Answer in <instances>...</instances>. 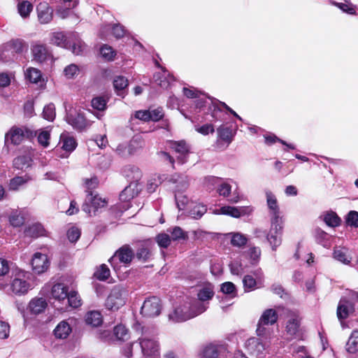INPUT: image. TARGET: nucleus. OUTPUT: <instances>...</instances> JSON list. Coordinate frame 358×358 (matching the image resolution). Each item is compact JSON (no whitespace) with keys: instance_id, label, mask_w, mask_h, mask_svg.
<instances>
[{"instance_id":"obj_1","label":"nucleus","mask_w":358,"mask_h":358,"mask_svg":"<svg viewBox=\"0 0 358 358\" xmlns=\"http://www.w3.org/2000/svg\"><path fill=\"white\" fill-rule=\"evenodd\" d=\"M140 348L145 357H155L159 354V343L148 328H142V334L138 341L126 345L122 349V354L127 358L132 357L134 349Z\"/></svg>"},{"instance_id":"obj_2","label":"nucleus","mask_w":358,"mask_h":358,"mask_svg":"<svg viewBox=\"0 0 358 358\" xmlns=\"http://www.w3.org/2000/svg\"><path fill=\"white\" fill-rule=\"evenodd\" d=\"M358 301V292L350 291L341 298L337 308V317L340 320L346 319L355 312V303Z\"/></svg>"},{"instance_id":"obj_3","label":"nucleus","mask_w":358,"mask_h":358,"mask_svg":"<svg viewBox=\"0 0 358 358\" xmlns=\"http://www.w3.org/2000/svg\"><path fill=\"white\" fill-rule=\"evenodd\" d=\"M127 296V291L124 288L120 286L114 287L106 299V308L112 310L119 309L125 304Z\"/></svg>"},{"instance_id":"obj_4","label":"nucleus","mask_w":358,"mask_h":358,"mask_svg":"<svg viewBox=\"0 0 358 358\" xmlns=\"http://www.w3.org/2000/svg\"><path fill=\"white\" fill-rule=\"evenodd\" d=\"M34 132L26 127H13L5 136V143L14 145L20 144L25 138H31Z\"/></svg>"},{"instance_id":"obj_5","label":"nucleus","mask_w":358,"mask_h":358,"mask_svg":"<svg viewBox=\"0 0 358 358\" xmlns=\"http://www.w3.org/2000/svg\"><path fill=\"white\" fill-rule=\"evenodd\" d=\"M282 221L277 220L271 221V228L266 238L271 245L273 250H276L277 248L280 245L282 242Z\"/></svg>"},{"instance_id":"obj_6","label":"nucleus","mask_w":358,"mask_h":358,"mask_svg":"<svg viewBox=\"0 0 358 358\" xmlns=\"http://www.w3.org/2000/svg\"><path fill=\"white\" fill-rule=\"evenodd\" d=\"M107 201L99 197L97 195H93L92 192H90L86 196L82 209L90 215H95L99 208L106 206Z\"/></svg>"},{"instance_id":"obj_7","label":"nucleus","mask_w":358,"mask_h":358,"mask_svg":"<svg viewBox=\"0 0 358 358\" xmlns=\"http://www.w3.org/2000/svg\"><path fill=\"white\" fill-rule=\"evenodd\" d=\"M268 347L269 343L262 338L252 337L245 343V348L249 353L257 357L265 355Z\"/></svg>"},{"instance_id":"obj_8","label":"nucleus","mask_w":358,"mask_h":358,"mask_svg":"<svg viewBox=\"0 0 358 358\" xmlns=\"http://www.w3.org/2000/svg\"><path fill=\"white\" fill-rule=\"evenodd\" d=\"M161 310L160 299L157 296H152L144 301L141 313L145 317H152L158 316L161 313Z\"/></svg>"},{"instance_id":"obj_9","label":"nucleus","mask_w":358,"mask_h":358,"mask_svg":"<svg viewBox=\"0 0 358 358\" xmlns=\"http://www.w3.org/2000/svg\"><path fill=\"white\" fill-rule=\"evenodd\" d=\"M134 257V253L133 250L128 245H125L115 252V255L109 259V262L112 266L115 268V263L117 261L124 265H129Z\"/></svg>"},{"instance_id":"obj_10","label":"nucleus","mask_w":358,"mask_h":358,"mask_svg":"<svg viewBox=\"0 0 358 358\" xmlns=\"http://www.w3.org/2000/svg\"><path fill=\"white\" fill-rule=\"evenodd\" d=\"M265 195L271 221H274L276 223L277 220H282L276 196L270 190H266Z\"/></svg>"},{"instance_id":"obj_11","label":"nucleus","mask_w":358,"mask_h":358,"mask_svg":"<svg viewBox=\"0 0 358 358\" xmlns=\"http://www.w3.org/2000/svg\"><path fill=\"white\" fill-rule=\"evenodd\" d=\"M31 264L34 273L41 274L48 269L50 260L47 255L36 252L32 257Z\"/></svg>"},{"instance_id":"obj_12","label":"nucleus","mask_w":358,"mask_h":358,"mask_svg":"<svg viewBox=\"0 0 358 358\" xmlns=\"http://www.w3.org/2000/svg\"><path fill=\"white\" fill-rule=\"evenodd\" d=\"M278 320V315L275 310L267 309L261 316L257 329V333L259 336H263L265 334L264 325L273 324Z\"/></svg>"},{"instance_id":"obj_13","label":"nucleus","mask_w":358,"mask_h":358,"mask_svg":"<svg viewBox=\"0 0 358 358\" xmlns=\"http://www.w3.org/2000/svg\"><path fill=\"white\" fill-rule=\"evenodd\" d=\"M227 354L224 345H209L202 350L201 358H227Z\"/></svg>"},{"instance_id":"obj_14","label":"nucleus","mask_w":358,"mask_h":358,"mask_svg":"<svg viewBox=\"0 0 358 358\" xmlns=\"http://www.w3.org/2000/svg\"><path fill=\"white\" fill-rule=\"evenodd\" d=\"M65 119L68 124L78 130H83L90 126L88 121L80 113L68 112Z\"/></svg>"},{"instance_id":"obj_15","label":"nucleus","mask_w":358,"mask_h":358,"mask_svg":"<svg viewBox=\"0 0 358 358\" xmlns=\"http://www.w3.org/2000/svg\"><path fill=\"white\" fill-rule=\"evenodd\" d=\"M187 302L189 303V306H186L185 308L186 309L187 308H191L192 312L190 313H187L186 315H184V316L182 317V319L193 318L205 312L208 308V302H203L199 300L198 299L191 300Z\"/></svg>"},{"instance_id":"obj_16","label":"nucleus","mask_w":358,"mask_h":358,"mask_svg":"<svg viewBox=\"0 0 358 358\" xmlns=\"http://www.w3.org/2000/svg\"><path fill=\"white\" fill-rule=\"evenodd\" d=\"M170 147L176 153L178 154L177 160L179 164H183L187 160V156L189 152V146L184 141H172Z\"/></svg>"},{"instance_id":"obj_17","label":"nucleus","mask_w":358,"mask_h":358,"mask_svg":"<svg viewBox=\"0 0 358 358\" xmlns=\"http://www.w3.org/2000/svg\"><path fill=\"white\" fill-rule=\"evenodd\" d=\"M31 53L35 61L43 62L52 58V55L48 50L46 45L36 43L31 45Z\"/></svg>"},{"instance_id":"obj_18","label":"nucleus","mask_w":358,"mask_h":358,"mask_svg":"<svg viewBox=\"0 0 358 358\" xmlns=\"http://www.w3.org/2000/svg\"><path fill=\"white\" fill-rule=\"evenodd\" d=\"M250 208L246 206L234 207L225 206L216 210V214H222L229 215L231 217L238 218L250 213Z\"/></svg>"},{"instance_id":"obj_19","label":"nucleus","mask_w":358,"mask_h":358,"mask_svg":"<svg viewBox=\"0 0 358 358\" xmlns=\"http://www.w3.org/2000/svg\"><path fill=\"white\" fill-rule=\"evenodd\" d=\"M109 31H111L112 34L116 38H120L123 37L126 33L124 27L120 24H114L113 25L106 24L103 26L100 30L101 37L103 39H107Z\"/></svg>"},{"instance_id":"obj_20","label":"nucleus","mask_w":358,"mask_h":358,"mask_svg":"<svg viewBox=\"0 0 358 358\" xmlns=\"http://www.w3.org/2000/svg\"><path fill=\"white\" fill-rule=\"evenodd\" d=\"M71 47L69 50L76 55H81L85 49V43L80 39L77 33H69V39Z\"/></svg>"},{"instance_id":"obj_21","label":"nucleus","mask_w":358,"mask_h":358,"mask_svg":"<svg viewBox=\"0 0 358 358\" xmlns=\"http://www.w3.org/2000/svg\"><path fill=\"white\" fill-rule=\"evenodd\" d=\"M38 17L41 24H47L52 19V9L47 3H40L37 6Z\"/></svg>"},{"instance_id":"obj_22","label":"nucleus","mask_w":358,"mask_h":358,"mask_svg":"<svg viewBox=\"0 0 358 358\" xmlns=\"http://www.w3.org/2000/svg\"><path fill=\"white\" fill-rule=\"evenodd\" d=\"M69 39V34L65 35L63 32H53L50 36V43L58 47L69 49L71 47Z\"/></svg>"},{"instance_id":"obj_23","label":"nucleus","mask_w":358,"mask_h":358,"mask_svg":"<svg viewBox=\"0 0 358 358\" xmlns=\"http://www.w3.org/2000/svg\"><path fill=\"white\" fill-rule=\"evenodd\" d=\"M189 306L188 302H185L182 305L177 307L172 313L169 315V320L173 322H181L187 320L188 319H182L184 315L190 313L192 312L191 308H187L186 306Z\"/></svg>"},{"instance_id":"obj_24","label":"nucleus","mask_w":358,"mask_h":358,"mask_svg":"<svg viewBox=\"0 0 358 358\" xmlns=\"http://www.w3.org/2000/svg\"><path fill=\"white\" fill-rule=\"evenodd\" d=\"M214 296V287L208 283L201 287L197 292V299L203 302H208Z\"/></svg>"},{"instance_id":"obj_25","label":"nucleus","mask_w":358,"mask_h":358,"mask_svg":"<svg viewBox=\"0 0 358 358\" xmlns=\"http://www.w3.org/2000/svg\"><path fill=\"white\" fill-rule=\"evenodd\" d=\"M51 295L53 299L59 301L66 300L68 296V287L62 283H57L52 287Z\"/></svg>"},{"instance_id":"obj_26","label":"nucleus","mask_w":358,"mask_h":358,"mask_svg":"<svg viewBox=\"0 0 358 358\" xmlns=\"http://www.w3.org/2000/svg\"><path fill=\"white\" fill-rule=\"evenodd\" d=\"M124 176L131 182H136L140 180L141 172L139 169L134 165L126 166L123 169Z\"/></svg>"},{"instance_id":"obj_27","label":"nucleus","mask_w":358,"mask_h":358,"mask_svg":"<svg viewBox=\"0 0 358 358\" xmlns=\"http://www.w3.org/2000/svg\"><path fill=\"white\" fill-rule=\"evenodd\" d=\"M29 284L24 280L15 278L11 283V290L15 294H24L29 289Z\"/></svg>"},{"instance_id":"obj_28","label":"nucleus","mask_w":358,"mask_h":358,"mask_svg":"<svg viewBox=\"0 0 358 358\" xmlns=\"http://www.w3.org/2000/svg\"><path fill=\"white\" fill-rule=\"evenodd\" d=\"M71 332L70 324L66 321L60 322L54 329V334L57 338L65 339Z\"/></svg>"},{"instance_id":"obj_29","label":"nucleus","mask_w":358,"mask_h":358,"mask_svg":"<svg viewBox=\"0 0 358 358\" xmlns=\"http://www.w3.org/2000/svg\"><path fill=\"white\" fill-rule=\"evenodd\" d=\"M59 143L62 144V148L68 152L73 151L77 145L75 138L66 133L61 134Z\"/></svg>"},{"instance_id":"obj_30","label":"nucleus","mask_w":358,"mask_h":358,"mask_svg":"<svg viewBox=\"0 0 358 358\" xmlns=\"http://www.w3.org/2000/svg\"><path fill=\"white\" fill-rule=\"evenodd\" d=\"M24 234L29 237L38 238L45 235V229L41 224L35 223L26 228Z\"/></svg>"},{"instance_id":"obj_31","label":"nucleus","mask_w":358,"mask_h":358,"mask_svg":"<svg viewBox=\"0 0 358 358\" xmlns=\"http://www.w3.org/2000/svg\"><path fill=\"white\" fill-rule=\"evenodd\" d=\"M138 193V183L130 182L129 185L126 187L120 193V198L122 201H129L136 196Z\"/></svg>"},{"instance_id":"obj_32","label":"nucleus","mask_w":358,"mask_h":358,"mask_svg":"<svg viewBox=\"0 0 358 358\" xmlns=\"http://www.w3.org/2000/svg\"><path fill=\"white\" fill-rule=\"evenodd\" d=\"M85 322L87 324L92 327H98L102 324V315L97 310L89 311L85 315Z\"/></svg>"},{"instance_id":"obj_33","label":"nucleus","mask_w":358,"mask_h":358,"mask_svg":"<svg viewBox=\"0 0 358 358\" xmlns=\"http://www.w3.org/2000/svg\"><path fill=\"white\" fill-rule=\"evenodd\" d=\"M47 306L45 299L43 298H36L32 299L29 304L31 312L34 314H39L44 311Z\"/></svg>"},{"instance_id":"obj_34","label":"nucleus","mask_w":358,"mask_h":358,"mask_svg":"<svg viewBox=\"0 0 358 358\" xmlns=\"http://www.w3.org/2000/svg\"><path fill=\"white\" fill-rule=\"evenodd\" d=\"M226 236L230 238L231 244L234 247L241 248L248 242L247 237L239 232L228 233Z\"/></svg>"},{"instance_id":"obj_35","label":"nucleus","mask_w":358,"mask_h":358,"mask_svg":"<svg viewBox=\"0 0 358 358\" xmlns=\"http://www.w3.org/2000/svg\"><path fill=\"white\" fill-rule=\"evenodd\" d=\"M171 234V238L173 241H186L188 239V234L180 227H174L167 229Z\"/></svg>"},{"instance_id":"obj_36","label":"nucleus","mask_w":358,"mask_h":358,"mask_svg":"<svg viewBox=\"0 0 358 358\" xmlns=\"http://www.w3.org/2000/svg\"><path fill=\"white\" fill-rule=\"evenodd\" d=\"M155 81L162 88L167 89L171 83L174 80L173 76H171L169 73H166L164 72V74L156 73L154 75Z\"/></svg>"},{"instance_id":"obj_37","label":"nucleus","mask_w":358,"mask_h":358,"mask_svg":"<svg viewBox=\"0 0 358 358\" xmlns=\"http://www.w3.org/2000/svg\"><path fill=\"white\" fill-rule=\"evenodd\" d=\"M48 129V128L38 129L34 134V136L37 135L38 142L43 148H47L49 145L50 130Z\"/></svg>"},{"instance_id":"obj_38","label":"nucleus","mask_w":358,"mask_h":358,"mask_svg":"<svg viewBox=\"0 0 358 358\" xmlns=\"http://www.w3.org/2000/svg\"><path fill=\"white\" fill-rule=\"evenodd\" d=\"M151 255V249L148 244H141L136 252V258L143 262L148 261Z\"/></svg>"},{"instance_id":"obj_39","label":"nucleus","mask_w":358,"mask_h":358,"mask_svg":"<svg viewBox=\"0 0 358 358\" xmlns=\"http://www.w3.org/2000/svg\"><path fill=\"white\" fill-rule=\"evenodd\" d=\"M346 350L352 354L358 351V330L352 332L346 343Z\"/></svg>"},{"instance_id":"obj_40","label":"nucleus","mask_w":358,"mask_h":358,"mask_svg":"<svg viewBox=\"0 0 358 358\" xmlns=\"http://www.w3.org/2000/svg\"><path fill=\"white\" fill-rule=\"evenodd\" d=\"M348 250L347 248L338 247L334 249V257L345 264H348L351 261V257L348 256Z\"/></svg>"},{"instance_id":"obj_41","label":"nucleus","mask_w":358,"mask_h":358,"mask_svg":"<svg viewBox=\"0 0 358 358\" xmlns=\"http://www.w3.org/2000/svg\"><path fill=\"white\" fill-rule=\"evenodd\" d=\"M299 327V320L297 315H294L288 320L286 326L287 334L294 336L298 332Z\"/></svg>"},{"instance_id":"obj_42","label":"nucleus","mask_w":358,"mask_h":358,"mask_svg":"<svg viewBox=\"0 0 358 358\" xmlns=\"http://www.w3.org/2000/svg\"><path fill=\"white\" fill-rule=\"evenodd\" d=\"M128 85V80L124 76H117L113 80V86L117 92V95L124 96V89Z\"/></svg>"},{"instance_id":"obj_43","label":"nucleus","mask_w":358,"mask_h":358,"mask_svg":"<svg viewBox=\"0 0 358 358\" xmlns=\"http://www.w3.org/2000/svg\"><path fill=\"white\" fill-rule=\"evenodd\" d=\"M315 236L318 243L326 248L330 246V239L331 236L322 229L319 228L316 229L315 231Z\"/></svg>"},{"instance_id":"obj_44","label":"nucleus","mask_w":358,"mask_h":358,"mask_svg":"<svg viewBox=\"0 0 358 358\" xmlns=\"http://www.w3.org/2000/svg\"><path fill=\"white\" fill-rule=\"evenodd\" d=\"M7 45L15 53H21L24 49L27 48V43L20 38H15L10 40Z\"/></svg>"},{"instance_id":"obj_45","label":"nucleus","mask_w":358,"mask_h":358,"mask_svg":"<svg viewBox=\"0 0 358 358\" xmlns=\"http://www.w3.org/2000/svg\"><path fill=\"white\" fill-rule=\"evenodd\" d=\"M169 181L176 183V190L178 192L185 189L188 186V182L186 177L178 175H174L170 177Z\"/></svg>"},{"instance_id":"obj_46","label":"nucleus","mask_w":358,"mask_h":358,"mask_svg":"<svg viewBox=\"0 0 358 358\" xmlns=\"http://www.w3.org/2000/svg\"><path fill=\"white\" fill-rule=\"evenodd\" d=\"M144 141L140 136H135L128 145V154H134L138 149L143 148Z\"/></svg>"},{"instance_id":"obj_47","label":"nucleus","mask_w":358,"mask_h":358,"mask_svg":"<svg viewBox=\"0 0 358 358\" xmlns=\"http://www.w3.org/2000/svg\"><path fill=\"white\" fill-rule=\"evenodd\" d=\"M218 136L226 142L230 143L232 141L233 134L229 127L220 126L217 129Z\"/></svg>"},{"instance_id":"obj_48","label":"nucleus","mask_w":358,"mask_h":358,"mask_svg":"<svg viewBox=\"0 0 358 358\" xmlns=\"http://www.w3.org/2000/svg\"><path fill=\"white\" fill-rule=\"evenodd\" d=\"M33 9L32 4L28 1H23L18 3V13L23 18L27 17Z\"/></svg>"},{"instance_id":"obj_49","label":"nucleus","mask_w":358,"mask_h":358,"mask_svg":"<svg viewBox=\"0 0 358 358\" xmlns=\"http://www.w3.org/2000/svg\"><path fill=\"white\" fill-rule=\"evenodd\" d=\"M25 76L30 82L37 83L41 80L42 75L37 69L30 67L27 69Z\"/></svg>"},{"instance_id":"obj_50","label":"nucleus","mask_w":358,"mask_h":358,"mask_svg":"<svg viewBox=\"0 0 358 358\" xmlns=\"http://www.w3.org/2000/svg\"><path fill=\"white\" fill-rule=\"evenodd\" d=\"M14 166L20 170L26 169L31 164V159L27 156H20L13 160Z\"/></svg>"},{"instance_id":"obj_51","label":"nucleus","mask_w":358,"mask_h":358,"mask_svg":"<svg viewBox=\"0 0 358 358\" xmlns=\"http://www.w3.org/2000/svg\"><path fill=\"white\" fill-rule=\"evenodd\" d=\"M9 222L12 226L17 227L24 224V219L20 212L14 210L9 216Z\"/></svg>"},{"instance_id":"obj_52","label":"nucleus","mask_w":358,"mask_h":358,"mask_svg":"<svg viewBox=\"0 0 358 358\" xmlns=\"http://www.w3.org/2000/svg\"><path fill=\"white\" fill-rule=\"evenodd\" d=\"M207 211L206 206L201 204L195 205L189 212V215L196 220L201 218Z\"/></svg>"},{"instance_id":"obj_53","label":"nucleus","mask_w":358,"mask_h":358,"mask_svg":"<svg viewBox=\"0 0 358 358\" xmlns=\"http://www.w3.org/2000/svg\"><path fill=\"white\" fill-rule=\"evenodd\" d=\"M324 221L329 227H337L340 224L341 219L334 212L327 213L324 217Z\"/></svg>"},{"instance_id":"obj_54","label":"nucleus","mask_w":358,"mask_h":358,"mask_svg":"<svg viewBox=\"0 0 358 358\" xmlns=\"http://www.w3.org/2000/svg\"><path fill=\"white\" fill-rule=\"evenodd\" d=\"M231 192V185L227 182L223 181V180L222 179V180L218 184V186L217 187V192L221 196L228 197V196H229Z\"/></svg>"},{"instance_id":"obj_55","label":"nucleus","mask_w":358,"mask_h":358,"mask_svg":"<svg viewBox=\"0 0 358 358\" xmlns=\"http://www.w3.org/2000/svg\"><path fill=\"white\" fill-rule=\"evenodd\" d=\"M331 3L339 9H341L343 12L346 13L350 15H356L355 6L352 5L351 3H338L335 1H331Z\"/></svg>"},{"instance_id":"obj_56","label":"nucleus","mask_w":358,"mask_h":358,"mask_svg":"<svg viewBox=\"0 0 358 358\" xmlns=\"http://www.w3.org/2000/svg\"><path fill=\"white\" fill-rule=\"evenodd\" d=\"M156 242L160 248H167L171 242V238L169 234L161 233L156 236Z\"/></svg>"},{"instance_id":"obj_57","label":"nucleus","mask_w":358,"mask_h":358,"mask_svg":"<svg viewBox=\"0 0 358 358\" xmlns=\"http://www.w3.org/2000/svg\"><path fill=\"white\" fill-rule=\"evenodd\" d=\"M94 275L97 279L105 280L110 276V270L106 264H102L97 268Z\"/></svg>"},{"instance_id":"obj_58","label":"nucleus","mask_w":358,"mask_h":358,"mask_svg":"<svg viewBox=\"0 0 358 358\" xmlns=\"http://www.w3.org/2000/svg\"><path fill=\"white\" fill-rule=\"evenodd\" d=\"M55 107L52 103L46 105L43 111V117L48 121H53L55 117Z\"/></svg>"},{"instance_id":"obj_59","label":"nucleus","mask_w":358,"mask_h":358,"mask_svg":"<svg viewBox=\"0 0 358 358\" xmlns=\"http://www.w3.org/2000/svg\"><path fill=\"white\" fill-rule=\"evenodd\" d=\"M100 53L101 56L108 61L113 60L116 55L115 51L112 48V47L108 45H104L101 48Z\"/></svg>"},{"instance_id":"obj_60","label":"nucleus","mask_w":358,"mask_h":358,"mask_svg":"<svg viewBox=\"0 0 358 358\" xmlns=\"http://www.w3.org/2000/svg\"><path fill=\"white\" fill-rule=\"evenodd\" d=\"M67 301L70 306L73 308H78L81 305V300L78 293L75 291L69 292L66 297Z\"/></svg>"},{"instance_id":"obj_61","label":"nucleus","mask_w":358,"mask_h":358,"mask_svg":"<svg viewBox=\"0 0 358 358\" xmlns=\"http://www.w3.org/2000/svg\"><path fill=\"white\" fill-rule=\"evenodd\" d=\"M92 106L93 108L102 111L106 110L107 101L101 96L94 97L92 100Z\"/></svg>"},{"instance_id":"obj_62","label":"nucleus","mask_w":358,"mask_h":358,"mask_svg":"<svg viewBox=\"0 0 358 358\" xmlns=\"http://www.w3.org/2000/svg\"><path fill=\"white\" fill-rule=\"evenodd\" d=\"M28 178L22 176H17L10 180L9 183V188L12 190H17L18 188L28 181Z\"/></svg>"},{"instance_id":"obj_63","label":"nucleus","mask_w":358,"mask_h":358,"mask_svg":"<svg viewBox=\"0 0 358 358\" xmlns=\"http://www.w3.org/2000/svg\"><path fill=\"white\" fill-rule=\"evenodd\" d=\"M221 180V178L210 176L205 178L204 185L208 189H217Z\"/></svg>"},{"instance_id":"obj_64","label":"nucleus","mask_w":358,"mask_h":358,"mask_svg":"<svg viewBox=\"0 0 358 358\" xmlns=\"http://www.w3.org/2000/svg\"><path fill=\"white\" fill-rule=\"evenodd\" d=\"M79 71V68L77 65L71 64L65 67L64 73L68 79H72L78 74Z\"/></svg>"}]
</instances>
